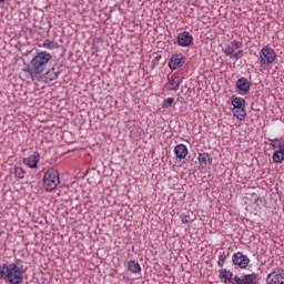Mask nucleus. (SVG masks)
<instances>
[{"label":"nucleus","instance_id":"obj_9","mask_svg":"<svg viewBox=\"0 0 284 284\" xmlns=\"http://www.w3.org/2000/svg\"><path fill=\"white\" fill-rule=\"evenodd\" d=\"M192 41H194V37H192L187 31H183L178 34V45H180V48H187Z\"/></svg>","mask_w":284,"mask_h":284},{"label":"nucleus","instance_id":"obj_23","mask_svg":"<svg viewBox=\"0 0 284 284\" xmlns=\"http://www.w3.org/2000/svg\"><path fill=\"white\" fill-rule=\"evenodd\" d=\"M227 256H230V252H225V251L219 255V262H217L219 267H223L225 265V261H227Z\"/></svg>","mask_w":284,"mask_h":284},{"label":"nucleus","instance_id":"obj_19","mask_svg":"<svg viewBox=\"0 0 284 284\" xmlns=\"http://www.w3.org/2000/svg\"><path fill=\"white\" fill-rule=\"evenodd\" d=\"M42 48H44L45 50H58L59 43L52 40H44Z\"/></svg>","mask_w":284,"mask_h":284},{"label":"nucleus","instance_id":"obj_26","mask_svg":"<svg viewBox=\"0 0 284 284\" xmlns=\"http://www.w3.org/2000/svg\"><path fill=\"white\" fill-rule=\"evenodd\" d=\"M224 54H226V57H234V47L227 45L224 50Z\"/></svg>","mask_w":284,"mask_h":284},{"label":"nucleus","instance_id":"obj_13","mask_svg":"<svg viewBox=\"0 0 284 284\" xmlns=\"http://www.w3.org/2000/svg\"><path fill=\"white\" fill-rule=\"evenodd\" d=\"M174 153L176 159H185V156H187V146H185V144H178L174 148Z\"/></svg>","mask_w":284,"mask_h":284},{"label":"nucleus","instance_id":"obj_28","mask_svg":"<svg viewBox=\"0 0 284 284\" xmlns=\"http://www.w3.org/2000/svg\"><path fill=\"white\" fill-rule=\"evenodd\" d=\"M233 58L239 61V59H242L243 58V50H239L237 52H235L233 54Z\"/></svg>","mask_w":284,"mask_h":284},{"label":"nucleus","instance_id":"obj_15","mask_svg":"<svg viewBox=\"0 0 284 284\" xmlns=\"http://www.w3.org/2000/svg\"><path fill=\"white\" fill-rule=\"evenodd\" d=\"M233 115L236 116L239 121H245V116H247V112H245V106L233 108Z\"/></svg>","mask_w":284,"mask_h":284},{"label":"nucleus","instance_id":"obj_22","mask_svg":"<svg viewBox=\"0 0 284 284\" xmlns=\"http://www.w3.org/2000/svg\"><path fill=\"white\" fill-rule=\"evenodd\" d=\"M231 103L233 108H245V99L243 98H234Z\"/></svg>","mask_w":284,"mask_h":284},{"label":"nucleus","instance_id":"obj_17","mask_svg":"<svg viewBox=\"0 0 284 284\" xmlns=\"http://www.w3.org/2000/svg\"><path fill=\"white\" fill-rule=\"evenodd\" d=\"M59 74H61V70H57L55 68H51L48 72H47V79L49 81H54L55 79H59Z\"/></svg>","mask_w":284,"mask_h":284},{"label":"nucleus","instance_id":"obj_16","mask_svg":"<svg viewBox=\"0 0 284 284\" xmlns=\"http://www.w3.org/2000/svg\"><path fill=\"white\" fill-rule=\"evenodd\" d=\"M23 163L29 168H37V163H39V155H30L29 158L23 159Z\"/></svg>","mask_w":284,"mask_h":284},{"label":"nucleus","instance_id":"obj_12","mask_svg":"<svg viewBox=\"0 0 284 284\" xmlns=\"http://www.w3.org/2000/svg\"><path fill=\"white\" fill-rule=\"evenodd\" d=\"M197 161L201 168H207V165H212V158L209 153H200L197 156Z\"/></svg>","mask_w":284,"mask_h":284},{"label":"nucleus","instance_id":"obj_11","mask_svg":"<svg viewBox=\"0 0 284 284\" xmlns=\"http://www.w3.org/2000/svg\"><path fill=\"white\" fill-rule=\"evenodd\" d=\"M236 88L240 90V92H250V88H252V84L246 78H240L236 81Z\"/></svg>","mask_w":284,"mask_h":284},{"label":"nucleus","instance_id":"obj_21","mask_svg":"<svg viewBox=\"0 0 284 284\" xmlns=\"http://www.w3.org/2000/svg\"><path fill=\"white\" fill-rule=\"evenodd\" d=\"M232 276H233L232 272L227 268H223L220 271V278L222 281H232Z\"/></svg>","mask_w":284,"mask_h":284},{"label":"nucleus","instance_id":"obj_14","mask_svg":"<svg viewBox=\"0 0 284 284\" xmlns=\"http://www.w3.org/2000/svg\"><path fill=\"white\" fill-rule=\"evenodd\" d=\"M126 270L128 272H131V274H140L141 264L134 260H131L126 263Z\"/></svg>","mask_w":284,"mask_h":284},{"label":"nucleus","instance_id":"obj_25","mask_svg":"<svg viewBox=\"0 0 284 284\" xmlns=\"http://www.w3.org/2000/svg\"><path fill=\"white\" fill-rule=\"evenodd\" d=\"M172 103H174V98H168L163 100L162 108H172Z\"/></svg>","mask_w":284,"mask_h":284},{"label":"nucleus","instance_id":"obj_27","mask_svg":"<svg viewBox=\"0 0 284 284\" xmlns=\"http://www.w3.org/2000/svg\"><path fill=\"white\" fill-rule=\"evenodd\" d=\"M231 45H233V48H235L236 50H241V48H243V43L241 41H232Z\"/></svg>","mask_w":284,"mask_h":284},{"label":"nucleus","instance_id":"obj_24","mask_svg":"<svg viewBox=\"0 0 284 284\" xmlns=\"http://www.w3.org/2000/svg\"><path fill=\"white\" fill-rule=\"evenodd\" d=\"M272 159H273V162H274V163H283V161H284V153H281V152H278V151H275V152L273 153Z\"/></svg>","mask_w":284,"mask_h":284},{"label":"nucleus","instance_id":"obj_8","mask_svg":"<svg viewBox=\"0 0 284 284\" xmlns=\"http://www.w3.org/2000/svg\"><path fill=\"white\" fill-rule=\"evenodd\" d=\"M233 281L235 284H258L256 274L235 275Z\"/></svg>","mask_w":284,"mask_h":284},{"label":"nucleus","instance_id":"obj_5","mask_svg":"<svg viewBox=\"0 0 284 284\" xmlns=\"http://www.w3.org/2000/svg\"><path fill=\"white\" fill-rule=\"evenodd\" d=\"M233 265H237L241 270H245L250 265V257L244 255L242 252H236L232 256Z\"/></svg>","mask_w":284,"mask_h":284},{"label":"nucleus","instance_id":"obj_20","mask_svg":"<svg viewBox=\"0 0 284 284\" xmlns=\"http://www.w3.org/2000/svg\"><path fill=\"white\" fill-rule=\"evenodd\" d=\"M13 174L18 181H21V179H26V170H23V168L21 166H16Z\"/></svg>","mask_w":284,"mask_h":284},{"label":"nucleus","instance_id":"obj_29","mask_svg":"<svg viewBox=\"0 0 284 284\" xmlns=\"http://www.w3.org/2000/svg\"><path fill=\"white\" fill-rule=\"evenodd\" d=\"M276 152H280L282 154H284V144L282 146H280L277 150H275Z\"/></svg>","mask_w":284,"mask_h":284},{"label":"nucleus","instance_id":"obj_1","mask_svg":"<svg viewBox=\"0 0 284 284\" xmlns=\"http://www.w3.org/2000/svg\"><path fill=\"white\" fill-rule=\"evenodd\" d=\"M0 278L10 284L23 283V267L21 260H16L10 264H0Z\"/></svg>","mask_w":284,"mask_h":284},{"label":"nucleus","instance_id":"obj_3","mask_svg":"<svg viewBox=\"0 0 284 284\" xmlns=\"http://www.w3.org/2000/svg\"><path fill=\"white\" fill-rule=\"evenodd\" d=\"M61 183V179L59 178V172L54 169H49L44 172L43 175V187L47 192H52V190H57Z\"/></svg>","mask_w":284,"mask_h":284},{"label":"nucleus","instance_id":"obj_4","mask_svg":"<svg viewBox=\"0 0 284 284\" xmlns=\"http://www.w3.org/2000/svg\"><path fill=\"white\" fill-rule=\"evenodd\" d=\"M260 61L263 65H270L276 61V52L272 48H263L260 51Z\"/></svg>","mask_w":284,"mask_h":284},{"label":"nucleus","instance_id":"obj_10","mask_svg":"<svg viewBox=\"0 0 284 284\" xmlns=\"http://www.w3.org/2000/svg\"><path fill=\"white\" fill-rule=\"evenodd\" d=\"M183 82V78L179 77V75H171L169 78V87L168 90L171 91H176L179 90V87L181 85V83Z\"/></svg>","mask_w":284,"mask_h":284},{"label":"nucleus","instance_id":"obj_2","mask_svg":"<svg viewBox=\"0 0 284 284\" xmlns=\"http://www.w3.org/2000/svg\"><path fill=\"white\" fill-rule=\"evenodd\" d=\"M50 61H52V54L47 51L38 52L31 60V69H29L31 79H39V74H43V72H45Z\"/></svg>","mask_w":284,"mask_h":284},{"label":"nucleus","instance_id":"obj_7","mask_svg":"<svg viewBox=\"0 0 284 284\" xmlns=\"http://www.w3.org/2000/svg\"><path fill=\"white\" fill-rule=\"evenodd\" d=\"M185 65V57L181 53L173 54L169 61V68L171 70H179V68H183Z\"/></svg>","mask_w":284,"mask_h":284},{"label":"nucleus","instance_id":"obj_18","mask_svg":"<svg viewBox=\"0 0 284 284\" xmlns=\"http://www.w3.org/2000/svg\"><path fill=\"white\" fill-rule=\"evenodd\" d=\"M270 143L268 145L273 149V150H278L282 145H284V141L283 138L278 139H268Z\"/></svg>","mask_w":284,"mask_h":284},{"label":"nucleus","instance_id":"obj_6","mask_svg":"<svg viewBox=\"0 0 284 284\" xmlns=\"http://www.w3.org/2000/svg\"><path fill=\"white\" fill-rule=\"evenodd\" d=\"M267 284H284V270H275L266 277Z\"/></svg>","mask_w":284,"mask_h":284}]
</instances>
